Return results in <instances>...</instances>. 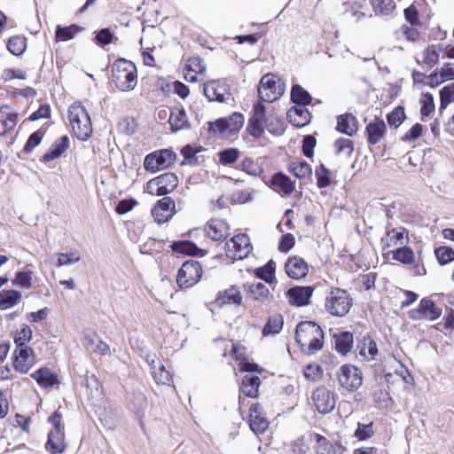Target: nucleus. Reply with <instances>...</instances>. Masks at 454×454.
<instances>
[{
	"label": "nucleus",
	"mask_w": 454,
	"mask_h": 454,
	"mask_svg": "<svg viewBox=\"0 0 454 454\" xmlns=\"http://www.w3.org/2000/svg\"><path fill=\"white\" fill-rule=\"evenodd\" d=\"M254 274L256 278L269 285L276 283V262L273 259L269 260L264 265L255 268Z\"/></svg>",
	"instance_id": "nucleus-34"
},
{
	"label": "nucleus",
	"mask_w": 454,
	"mask_h": 454,
	"mask_svg": "<svg viewBox=\"0 0 454 454\" xmlns=\"http://www.w3.org/2000/svg\"><path fill=\"white\" fill-rule=\"evenodd\" d=\"M227 88L219 81L211 80L203 84V94L208 101L223 103L226 101L225 93Z\"/></svg>",
	"instance_id": "nucleus-25"
},
{
	"label": "nucleus",
	"mask_w": 454,
	"mask_h": 454,
	"mask_svg": "<svg viewBox=\"0 0 454 454\" xmlns=\"http://www.w3.org/2000/svg\"><path fill=\"white\" fill-rule=\"evenodd\" d=\"M22 294L16 289H3L0 291V309L5 310L20 303Z\"/></svg>",
	"instance_id": "nucleus-35"
},
{
	"label": "nucleus",
	"mask_w": 454,
	"mask_h": 454,
	"mask_svg": "<svg viewBox=\"0 0 454 454\" xmlns=\"http://www.w3.org/2000/svg\"><path fill=\"white\" fill-rule=\"evenodd\" d=\"M261 384L262 380L259 376L255 374H246L242 378L239 392L247 397L256 398L259 395Z\"/></svg>",
	"instance_id": "nucleus-30"
},
{
	"label": "nucleus",
	"mask_w": 454,
	"mask_h": 454,
	"mask_svg": "<svg viewBox=\"0 0 454 454\" xmlns=\"http://www.w3.org/2000/svg\"><path fill=\"white\" fill-rule=\"evenodd\" d=\"M387 132V126L383 119L375 117L365 126V137L369 145L378 144Z\"/></svg>",
	"instance_id": "nucleus-23"
},
{
	"label": "nucleus",
	"mask_w": 454,
	"mask_h": 454,
	"mask_svg": "<svg viewBox=\"0 0 454 454\" xmlns=\"http://www.w3.org/2000/svg\"><path fill=\"white\" fill-rule=\"evenodd\" d=\"M242 298L239 287L236 285H231L229 288L216 294L214 304L220 309L225 305L239 306L242 303Z\"/></svg>",
	"instance_id": "nucleus-20"
},
{
	"label": "nucleus",
	"mask_w": 454,
	"mask_h": 454,
	"mask_svg": "<svg viewBox=\"0 0 454 454\" xmlns=\"http://www.w3.org/2000/svg\"><path fill=\"white\" fill-rule=\"evenodd\" d=\"M287 121L296 128H302L309 125L312 114L306 106H293L286 113Z\"/></svg>",
	"instance_id": "nucleus-22"
},
{
	"label": "nucleus",
	"mask_w": 454,
	"mask_h": 454,
	"mask_svg": "<svg viewBox=\"0 0 454 454\" xmlns=\"http://www.w3.org/2000/svg\"><path fill=\"white\" fill-rule=\"evenodd\" d=\"M285 92V83L273 74H264L259 82L258 98L265 102H273L278 99Z\"/></svg>",
	"instance_id": "nucleus-6"
},
{
	"label": "nucleus",
	"mask_w": 454,
	"mask_h": 454,
	"mask_svg": "<svg viewBox=\"0 0 454 454\" xmlns=\"http://www.w3.org/2000/svg\"><path fill=\"white\" fill-rule=\"evenodd\" d=\"M392 254V259L399 262L403 264H412L415 262V254L413 249L407 246L403 245L400 247H397L392 251H387V254Z\"/></svg>",
	"instance_id": "nucleus-38"
},
{
	"label": "nucleus",
	"mask_w": 454,
	"mask_h": 454,
	"mask_svg": "<svg viewBox=\"0 0 454 454\" xmlns=\"http://www.w3.org/2000/svg\"><path fill=\"white\" fill-rule=\"evenodd\" d=\"M245 122V116L239 112L207 121V131L211 135L233 136L239 132Z\"/></svg>",
	"instance_id": "nucleus-3"
},
{
	"label": "nucleus",
	"mask_w": 454,
	"mask_h": 454,
	"mask_svg": "<svg viewBox=\"0 0 454 454\" xmlns=\"http://www.w3.org/2000/svg\"><path fill=\"white\" fill-rule=\"evenodd\" d=\"M18 114L9 113L4 117L0 114V136L5 135L8 131L12 130L17 124Z\"/></svg>",
	"instance_id": "nucleus-60"
},
{
	"label": "nucleus",
	"mask_w": 454,
	"mask_h": 454,
	"mask_svg": "<svg viewBox=\"0 0 454 454\" xmlns=\"http://www.w3.org/2000/svg\"><path fill=\"white\" fill-rule=\"evenodd\" d=\"M335 129L348 137H353L358 129V121L352 114L346 113L337 116V123Z\"/></svg>",
	"instance_id": "nucleus-27"
},
{
	"label": "nucleus",
	"mask_w": 454,
	"mask_h": 454,
	"mask_svg": "<svg viewBox=\"0 0 454 454\" xmlns=\"http://www.w3.org/2000/svg\"><path fill=\"white\" fill-rule=\"evenodd\" d=\"M202 273V267L198 261L186 260L177 271V286L181 289L192 287L200 281Z\"/></svg>",
	"instance_id": "nucleus-7"
},
{
	"label": "nucleus",
	"mask_w": 454,
	"mask_h": 454,
	"mask_svg": "<svg viewBox=\"0 0 454 454\" xmlns=\"http://www.w3.org/2000/svg\"><path fill=\"white\" fill-rule=\"evenodd\" d=\"M84 30V27L77 24H71L69 26L57 25L55 30V40L57 42H67L74 39L76 35Z\"/></svg>",
	"instance_id": "nucleus-37"
},
{
	"label": "nucleus",
	"mask_w": 454,
	"mask_h": 454,
	"mask_svg": "<svg viewBox=\"0 0 454 454\" xmlns=\"http://www.w3.org/2000/svg\"><path fill=\"white\" fill-rule=\"evenodd\" d=\"M374 12L380 15H389L395 8L394 0H369Z\"/></svg>",
	"instance_id": "nucleus-56"
},
{
	"label": "nucleus",
	"mask_w": 454,
	"mask_h": 454,
	"mask_svg": "<svg viewBox=\"0 0 454 454\" xmlns=\"http://www.w3.org/2000/svg\"><path fill=\"white\" fill-rule=\"evenodd\" d=\"M420 118L422 121H426V118L434 112L435 104L434 96L430 92H422L420 98Z\"/></svg>",
	"instance_id": "nucleus-47"
},
{
	"label": "nucleus",
	"mask_w": 454,
	"mask_h": 454,
	"mask_svg": "<svg viewBox=\"0 0 454 454\" xmlns=\"http://www.w3.org/2000/svg\"><path fill=\"white\" fill-rule=\"evenodd\" d=\"M284 326V318L281 315L270 317L262 330V336L275 335L281 332Z\"/></svg>",
	"instance_id": "nucleus-44"
},
{
	"label": "nucleus",
	"mask_w": 454,
	"mask_h": 454,
	"mask_svg": "<svg viewBox=\"0 0 454 454\" xmlns=\"http://www.w3.org/2000/svg\"><path fill=\"white\" fill-rule=\"evenodd\" d=\"M287 171L296 179L310 178L313 174L312 167L305 160L291 161L287 164Z\"/></svg>",
	"instance_id": "nucleus-33"
},
{
	"label": "nucleus",
	"mask_w": 454,
	"mask_h": 454,
	"mask_svg": "<svg viewBox=\"0 0 454 454\" xmlns=\"http://www.w3.org/2000/svg\"><path fill=\"white\" fill-rule=\"evenodd\" d=\"M334 348L341 355H347L354 345V336L349 331H341L333 334Z\"/></svg>",
	"instance_id": "nucleus-32"
},
{
	"label": "nucleus",
	"mask_w": 454,
	"mask_h": 454,
	"mask_svg": "<svg viewBox=\"0 0 454 454\" xmlns=\"http://www.w3.org/2000/svg\"><path fill=\"white\" fill-rule=\"evenodd\" d=\"M45 133H46V129H43V127H42V128L38 129L37 130L34 131L33 133H31L28 136V137L23 146L22 151L20 153H18V156L20 158H21L20 153H25V154L31 153L35 150V148L41 144Z\"/></svg>",
	"instance_id": "nucleus-41"
},
{
	"label": "nucleus",
	"mask_w": 454,
	"mask_h": 454,
	"mask_svg": "<svg viewBox=\"0 0 454 454\" xmlns=\"http://www.w3.org/2000/svg\"><path fill=\"white\" fill-rule=\"evenodd\" d=\"M228 224L220 219H211L207 223L205 231L214 241H223L227 238Z\"/></svg>",
	"instance_id": "nucleus-29"
},
{
	"label": "nucleus",
	"mask_w": 454,
	"mask_h": 454,
	"mask_svg": "<svg viewBox=\"0 0 454 454\" xmlns=\"http://www.w3.org/2000/svg\"><path fill=\"white\" fill-rule=\"evenodd\" d=\"M30 376L43 388H51L59 383L58 374L46 366L38 368Z\"/></svg>",
	"instance_id": "nucleus-26"
},
{
	"label": "nucleus",
	"mask_w": 454,
	"mask_h": 454,
	"mask_svg": "<svg viewBox=\"0 0 454 454\" xmlns=\"http://www.w3.org/2000/svg\"><path fill=\"white\" fill-rule=\"evenodd\" d=\"M315 176H316V184L319 189H325L331 185L333 181V173L332 171L325 166V164L320 163L315 168Z\"/></svg>",
	"instance_id": "nucleus-42"
},
{
	"label": "nucleus",
	"mask_w": 454,
	"mask_h": 454,
	"mask_svg": "<svg viewBox=\"0 0 454 454\" xmlns=\"http://www.w3.org/2000/svg\"><path fill=\"white\" fill-rule=\"evenodd\" d=\"M112 82L121 91H130L137 83L136 65L128 59L119 58L112 66Z\"/></svg>",
	"instance_id": "nucleus-1"
},
{
	"label": "nucleus",
	"mask_w": 454,
	"mask_h": 454,
	"mask_svg": "<svg viewBox=\"0 0 454 454\" xmlns=\"http://www.w3.org/2000/svg\"><path fill=\"white\" fill-rule=\"evenodd\" d=\"M68 119L77 139L87 141L90 138L93 132L90 115L81 102H75L69 106Z\"/></svg>",
	"instance_id": "nucleus-2"
},
{
	"label": "nucleus",
	"mask_w": 454,
	"mask_h": 454,
	"mask_svg": "<svg viewBox=\"0 0 454 454\" xmlns=\"http://www.w3.org/2000/svg\"><path fill=\"white\" fill-rule=\"evenodd\" d=\"M170 248L174 254L186 256L203 257L207 254L206 249L199 247L195 242L189 239L173 241Z\"/></svg>",
	"instance_id": "nucleus-19"
},
{
	"label": "nucleus",
	"mask_w": 454,
	"mask_h": 454,
	"mask_svg": "<svg viewBox=\"0 0 454 454\" xmlns=\"http://www.w3.org/2000/svg\"><path fill=\"white\" fill-rule=\"evenodd\" d=\"M434 255L438 263L445 266L454 261V249L449 246H440L434 248Z\"/></svg>",
	"instance_id": "nucleus-53"
},
{
	"label": "nucleus",
	"mask_w": 454,
	"mask_h": 454,
	"mask_svg": "<svg viewBox=\"0 0 454 454\" xmlns=\"http://www.w3.org/2000/svg\"><path fill=\"white\" fill-rule=\"evenodd\" d=\"M239 169L252 176H259L263 168L251 157H245L239 163Z\"/></svg>",
	"instance_id": "nucleus-51"
},
{
	"label": "nucleus",
	"mask_w": 454,
	"mask_h": 454,
	"mask_svg": "<svg viewBox=\"0 0 454 454\" xmlns=\"http://www.w3.org/2000/svg\"><path fill=\"white\" fill-rule=\"evenodd\" d=\"M181 155L183 156V160L180 162L181 166L190 165V166H198L199 157L196 155V152H194L193 145L191 144H187L182 147Z\"/></svg>",
	"instance_id": "nucleus-58"
},
{
	"label": "nucleus",
	"mask_w": 454,
	"mask_h": 454,
	"mask_svg": "<svg viewBox=\"0 0 454 454\" xmlns=\"http://www.w3.org/2000/svg\"><path fill=\"white\" fill-rule=\"evenodd\" d=\"M303 376L308 380L317 381L323 376V369L320 364L309 363L303 369Z\"/></svg>",
	"instance_id": "nucleus-61"
},
{
	"label": "nucleus",
	"mask_w": 454,
	"mask_h": 454,
	"mask_svg": "<svg viewBox=\"0 0 454 454\" xmlns=\"http://www.w3.org/2000/svg\"><path fill=\"white\" fill-rule=\"evenodd\" d=\"M248 424L250 429L255 434H262L269 427V421L265 416L264 410L261 403H253L249 408Z\"/></svg>",
	"instance_id": "nucleus-17"
},
{
	"label": "nucleus",
	"mask_w": 454,
	"mask_h": 454,
	"mask_svg": "<svg viewBox=\"0 0 454 454\" xmlns=\"http://www.w3.org/2000/svg\"><path fill=\"white\" fill-rule=\"evenodd\" d=\"M442 313V309L438 307L434 301L429 297L422 298L417 308L408 311V317L413 321H435Z\"/></svg>",
	"instance_id": "nucleus-9"
},
{
	"label": "nucleus",
	"mask_w": 454,
	"mask_h": 454,
	"mask_svg": "<svg viewBox=\"0 0 454 454\" xmlns=\"http://www.w3.org/2000/svg\"><path fill=\"white\" fill-rule=\"evenodd\" d=\"M33 271L30 270H21L15 272V278L12 280L13 286L28 289L32 286Z\"/></svg>",
	"instance_id": "nucleus-54"
},
{
	"label": "nucleus",
	"mask_w": 454,
	"mask_h": 454,
	"mask_svg": "<svg viewBox=\"0 0 454 454\" xmlns=\"http://www.w3.org/2000/svg\"><path fill=\"white\" fill-rule=\"evenodd\" d=\"M57 255H58V262L56 263L57 267L71 265V264L77 262L81 260V255L78 251H72L70 253H59Z\"/></svg>",
	"instance_id": "nucleus-64"
},
{
	"label": "nucleus",
	"mask_w": 454,
	"mask_h": 454,
	"mask_svg": "<svg viewBox=\"0 0 454 454\" xmlns=\"http://www.w3.org/2000/svg\"><path fill=\"white\" fill-rule=\"evenodd\" d=\"M301 153L308 158L311 159L314 156L315 147L317 145V139L314 135H306L303 137L301 141Z\"/></svg>",
	"instance_id": "nucleus-63"
},
{
	"label": "nucleus",
	"mask_w": 454,
	"mask_h": 454,
	"mask_svg": "<svg viewBox=\"0 0 454 454\" xmlns=\"http://www.w3.org/2000/svg\"><path fill=\"white\" fill-rule=\"evenodd\" d=\"M27 46V39L25 35H17L11 36L7 41V50L14 56L24 54Z\"/></svg>",
	"instance_id": "nucleus-40"
},
{
	"label": "nucleus",
	"mask_w": 454,
	"mask_h": 454,
	"mask_svg": "<svg viewBox=\"0 0 454 454\" xmlns=\"http://www.w3.org/2000/svg\"><path fill=\"white\" fill-rule=\"evenodd\" d=\"M390 223L386 226V236L380 239L381 249L387 251L390 247L395 245L403 246L408 242V230L403 226L389 229Z\"/></svg>",
	"instance_id": "nucleus-15"
},
{
	"label": "nucleus",
	"mask_w": 454,
	"mask_h": 454,
	"mask_svg": "<svg viewBox=\"0 0 454 454\" xmlns=\"http://www.w3.org/2000/svg\"><path fill=\"white\" fill-rule=\"evenodd\" d=\"M405 108L403 106H395L386 115L387 122L390 129H398L406 120Z\"/></svg>",
	"instance_id": "nucleus-45"
},
{
	"label": "nucleus",
	"mask_w": 454,
	"mask_h": 454,
	"mask_svg": "<svg viewBox=\"0 0 454 454\" xmlns=\"http://www.w3.org/2000/svg\"><path fill=\"white\" fill-rule=\"evenodd\" d=\"M352 306V298L348 291L334 287L326 297L325 309L333 316H346Z\"/></svg>",
	"instance_id": "nucleus-5"
},
{
	"label": "nucleus",
	"mask_w": 454,
	"mask_h": 454,
	"mask_svg": "<svg viewBox=\"0 0 454 454\" xmlns=\"http://www.w3.org/2000/svg\"><path fill=\"white\" fill-rule=\"evenodd\" d=\"M45 450L51 454H61L66 449L65 433L50 431L47 434Z\"/></svg>",
	"instance_id": "nucleus-31"
},
{
	"label": "nucleus",
	"mask_w": 454,
	"mask_h": 454,
	"mask_svg": "<svg viewBox=\"0 0 454 454\" xmlns=\"http://www.w3.org/2000/svg\"><path fill=\"white\" fill-rule=\"evenodd\" d=\"M325 333L320 325H317L315 333L307 347L305 354L308 356L314 355L316 352L321 350L324 347Z\"/></svg>",
	"instance_id": "nucleus-48"
},
{
	"label": "nucleus",
	"mask_w": 454,
	"mask_h": 454,
	"mask_svg": "<svg viewBox=\"0 0 454 454\" xmlns=\"http://www.w3.org/2000/svg\"><path fill=\"white\" fill-rule=\"evenodd\" d=\"M147 407V399L141 392H136L132 395L129 408L135 411L137 416H142Z\"/></svg>",
	"instance_id": "nucleus-57"
},
{
	"label": "nucleus",
	"mask_w": 454,
	"mask_h": 454,
	"mask_svg": "<svg viewBox=\"0 0 454 454\" xmlns=\"http://www.w3.org/2000/svg\"><path fill=\"white\" fill-rule=\"evenodd\" d=\"M219 163L223 166H231L235 163L240 155V152L236 147H227L221 149L218 153Z\"/></svg>",
	"instance_id": "nucleus-50"
},
{
	"label": "nucleus",
	"mask_w": 454,
	"mask_h": 454,
	"mask_svg": "<svg viewBox=\"0 0 454 454\" xmlns=\"http://www.w3.org/2000/svg\"><path fill=\"white\" fill-rule=\"evenodd\" d=\"M291 100L294 106H309L314 100L309 92L300 84H294L291 90Z\"/></svg>",
	"instance_id": "nucleus-39"
},
{
	"label": "nucleus",
	"mask_w": 454,
	"mask_h": 454,
	"mask_svg": "<svg viewBox=\"0 0 454 454\" xmlns=\"http://www.w3.org/2000/svg\"><path fill=\"white\" fill-rule=\"evenodd\" d=\"M35 358L34 349L30 347H21L15 348L12 354L13 368L20 373H27L33 366Z\"/></svg>",
	"instance_id": "nucleus-16"
},
{
	"label": "nucleus",
	"mask_w": 454,
	"mask_h": 454,
	"mask_svg": "<svg viewBox=\"0 0 454 454\" xmlns=\"http://www.w3.org/2000/svg\"><path fill=\"white\" fill-rule=\"evenodd\" d=\"M70 146L67 135H63L56 139L41 158L43 162H50L59 158Z\"/></svg>",
	"instance_id": "nucleus-24"
},
{
	"label": "nucleus",
	"mask_w": 454,
	"mask_h": 454,
	"mask_svg": "<svg viewBox=\"0 0 454 454\" xmlns=\"http://www.w3.org/2000/svg\"><path fill=\"white\" fill-rule=\"evenodd\" d=\"M32 337V329L29 325L23 324L20 329L16 333L13 340L17 348L28 347L27 343L31 341Z\"/></svg>",
	"instance_id": "nucleus-55"
},
{
	"label": "nucleus",
	"mask_w": 454,
	"mask_h": 454,
	"mask_svg": "<svg viewBox=\"0 0 454 454\" xmlns=\"http://www.w3.org/2000/svg\"><path fill=\"white\" fill-rule=\"evenodd\" d=\"M439 112L442 114L450 103L454 102V82L443 86L439 90Z\"/></svg>",
	"instance_id": "nucleus-52"
},
{
	"label": "nucleus",
	"mask_w": 454,
	"mask_h": 454,
	"mask_svg": "<svg viewBox=\"0 0 454 454\" xmlns=\"http://www.w3.org/2000/svg\"><path fill=\"white\" fill-rule=\"evenodd\" d=\"M168 122L173 133L190 128V123L184 107H174L170 109Z\"/></svg>",
	"instance_id": "nucleus-28"
},
{
	"label": "nucleus",
	"mask_w": 454,
	"mask_h": 454,
	"mask_svg": "<svg viewBox=\"0 0 454 454\" xmlns=\"http://www.w3.org/2000/svg\"><path fill=\"white\" fill-rule=\"evenodd\" d=\"M285 271L290 278L299 280L308 275L309 265L306 261L300 256H290L285 263Z\"/></svg>",
	"instance_id": "nucleus-18"
},
{
	"label": "nucleus",
	"mask_w": 454,
	"mask_h": 454,
	"mask_svg": "<svg viewBox=\"0 0 454 454\" xmlns=\"http://www.w3.org/2000/svg\"><path fill=\"white\" fill-rule=\"evenodd\" d=\"M161 197L151 210L152 216L159 224L168 223L177 213L176 200L167 195Z\"/></svg>",
	"instance_id": "nucleus-11"
},
{
	"label": "nucleus",
	"mask_w": 454,
	"mask_h": 454,
	"mask_svg": "<svg viewBox=\"0 0 454 454\" xmlns=\"http://www.w3.org/2000/svg\"><path fill=\"white\" fill-rule=\"evenodd\" d=\"M244 289L247 290V296L254 300L262 301L268 299L270 295V290L262 282L257 283H247L244 286Z\"/></svg>",
	"instance_id": "nucleus-36"
},
{
	"label": "nucleus",
	"mask_w": 454,
	"mask_h": 454,
	"mask_svg": "<svg viewBox=\"0 0 454 454\" xmlns=\"http://www.w3.org/2000/svg\"><path fill=\"white\" fill-rule=\"evenodd\" d=\"M374 434L373 423L364 424L361 422L357 423L356 429L354 433V436L358 441H365L371 438Z\"/></svg>",
	"instance_id": "nucleus-62"
},
{
	"label": "nucleus",
	"mask_w": 454,
	"mask_h": 454,
	"mask_svg": "<svg viewBox=\"0 0 454 454\" xmlns=\"http://www.w3.org/2000/svg\"><path fill=\"white\" fill-rule=\"evenodd\" d=\"M178 185V178L173 172H165L150 179L146 189L150 194L160 197L172 192Z\"/></svg>",
	"instance_id": "nucleus-8"
},
{
	"label": "nucleus",
	"mask_w": 454,
	"mask_h": 454,
	"mask_svg": "<svg viewBox=\"0 0 454 454\" xmlns=\"http://www.w3.org/2000/svg\"><path fill=\"white\" fill-rule=\"evenodd\" d=\"M176 160V153L171 149H160L148 153L144 159V168L157 173L171 167Z\"/></svg>",
	"instance_id": "nucleus-4"
},
{
	"label": "nucleus",
	"mask_w": 454,
	"mask_h": 454,
	"mask_svg": "<svg viewBox=\"0 0 454 454\" xmlns=\"http://www.w3.org/2000/svg\"><path fill=\"white\" fill-rule=\"evenodd\" d=\"M267 186L282 198L290 196L295 191V181L283 171L274 173L269 181L263 180Z\"/></svg>",
	"instance_id": "nucleus-12"
},
{
	"label": "nucleus",
	"mask_w": 454,
	"mask_h": 454,
	"mask_svg": "<svg viewBox=\"0 0 454 454\" xmlns=\"http://www.w3.org/2000/svg\"><path fill=\"white\" fill-rule=\"evenodd\" d=\"M93 35V42L102 48L114 43V39L117 40V37H115L114 31L110 27L96 30Z\"/></svg>",
	"instance_id": "nucleus-49"
},
{
	"label": "nucleus",
	"mask_w": 454,
	"mask_h": 454,
	"mask_svg": "<svg viewBox=\"0 0 454 454\" xmlns=\"http://www.w3.org/2000/svg\"><path fill=\"white\" fill-rule=\"evenodd\" d=\"M314 290L313 286H294L285 294L291 306L300 308L310 303Z\"/></svg>",
	"instance_id": "nucleus-14"
},
{
	"label": "nucleus",
	"mask_w": 454,
	"mask_h": 454,
	"mask_svg": "<svg viewBox=\"0 0 454 454\" xmlns=\"http://www.w3.org/2000/svg\"><path fill=\"white\" fill-rule=\"evenodd\" d=\"M314 438L317 443L316 454H336L335 447L325 436L315 433Z\"/></svg>",
	"instance_id": "nucleus-59"
},
{
	"label": "nucleus",
	"mask_w": 454,
	"mask_h": 454,
	"mask_svg": "<svg viewBox=\"0 0 454 454\" xmlns=\"http://www.w3.org/2000/svg\"><path fill=\"white\" fill-rule=\"evenodd\" d=\"M340 386L349 392L357 390L363 383V373L356 365L345 364L340 366L338 373Z\"/></svg>",
	"instance_id": "nucleus-10"
},
{
	"label": "nucleus",
	"mask_w": 454,
	"mask_h": 454,
	"mask_svg": "<svg viewBox=\"0 0 454 454\" xmlns=\"http://www.w3.org/2000/svg\"><path fill=\"white\" fill-rule=\"evenodd\" d=\"M265 129L274 136H281L286 131V124L282 117L269 114L266 119Z\"/></svg>",
	"instance_id": "nucleus-43"
},
{
	"label": "nucleus",
	"mask_w": 454,
	"mask_h": 454,
	"mask_svg": "<svg viewBox=\"0 0 454 454\" xmlns=\"http://www.w3.org/2000/svg\"><path fill=\"white\" fill-rule=\"evenodd\" d=\"M335 393L321 386L312 392V400L321 414H328L335 408Z\"/></svg>",
	"instance_id": "nucleus-13"
},
{
	"label": "nucleus",
	"mask_w": 454,
	"mask_h": 454,
	"mask_svg": "<svg viewBox=\"0 0 454 454\" xmlns=\"http://www.w3.org/2000/svg\"><path fill=\"white\" fill-rule=\"evenodd\" d=\"M225 248L226 251L233 250L235 256H238L239 259L247 256L253 249L250 239L246 233H239L232 237L225 244Z\"/></svg>",
	"instance_id": "nucleus-21"
},
{
	"label": "nucleus",
	"mask_w": 454,
	"mask_h": 454,
	"mask_svg": "<svg viewBox=\"0 0 454 454\" xmlns=\"http://www.w3.org/2000/svg\"><path fill=\"white\" fill-rule=\"evenodd\" d=\"M266 119L251 115L247 125V131L254 138H260L265 131Z\"/></svg>",
	"instance_id": "nucleus-46"
}]
</instances>
